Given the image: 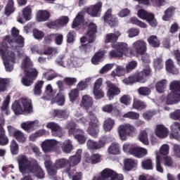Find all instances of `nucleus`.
Here are the masks:
<instances>
[{"instance_id": "1", "label": "nucleus", "mask_w": 180, "mask_h": 180, "mask_svg": "<svg viewBox=\"0 0 180 180\" xmlns=\"http://www.w3.org/2000/svg\"><path fill=\"white\" fill-rule=\"evenodd\" d=\"M19 32L18 28L13 27L11 31L13 39L7 35L0 42V56L4 61L6 70L8 72L13 71V64L19 61L16 56V50H20L25 46V39L19 35Z\"/></svg>"}, {"instance_id": "2", "label": "nucleus", "mask_w": 180, "mask_h": 180, "mask_svg": "<svg viewBox=\"0 0 180 180\" xmlns=\"http://www.w3.org/2000/svg\"><path fill=\"white\" fill-rule=\"evenodd\" d=\"M82 25H88V31L85 36L80 38L81 43H86V44H82L79 49L82 51H89V46L88 44L94 43L95 41V34H96L98 27L96 24L94 22H84V12H79L74 19L72 27V29H77L79 27Z\"/></svg>"}, {"instance_id": "3", "label": "nucleus", "mask_w": 180, "mask_h": 180, "mask_svg": "<svg viewBox=\"0 0 180 180\" xmlns=\"http://www.w3.org/2000/svg\"><path fill=\"white\" fill-rule=\"evenodd\" d=\"M20 172L22 175L25 174H34L37 178H44V172L37 164L34 159H30L26 155H20L17 158Z\"/></svg>"}, {"instance_id": "4", "label": "nucleus", "mask_w": 180, "mask_h": 180, "mask_svg": "<svg viewBox=\"0 0 180 180\" xmlns=\"http://www.w3.org/2000/svg\"><path fill=\"white\" fill-rule=\"evenodd\" d=\"M20 56L22 58L21 68L24 70L25 76L21 79L22 84L24 86H32L33 85V79L37 77V70L33 68V62L29 56L25 53H22Z\"/></svg>"}, {"instance_id": "5", "label": "nucleus", "mask_w": 180, "mask_h": 180, "mask_svg": "<svg viewBox=\"0 0 180 180\" xmlns=\"http://www.w3.org/2000/svg\"><path fill=\"white\" fill-rule=\"evenodd\" d=\"M12 110L15 115H22V113H32L33 111V108L32 107V101L27 98H20L13 103Z\"/></svg>"}, {"instance_id": "6", "label": "nucleus", "mask_w": 180, "mask_h": 180, "mask_svg": "<svg viewBox=\"0 0 180 180\" xmlns=\"http://www.w3.org/2000/svg\"><path fill=\"white\" fill-rule=\"evenodd\" d=\"M117 133L120 140L126 141L127 136L134 137L137 134V129L131 124H124L118 127Z\"/></svg>"}, {"instance_id": "7", "label": "nucleus", "mask_w": 180, "mask_h": 180, "mask_svg": "<svg viewBox=\"0 0 180 180\" xmlns=\"http://www.w3.org/2000/svg\"><path fill=\"white\" fill-rule=\"evenodd\" d=\"M56 64L64 67V68H73V67H81L82 62L77 57L67 58L64 56H59L56 59Z\"/></svg>"}, {"instance_id": "8", "label": "nucleus", "mask_w": 180, "mask_h": 180, "mask_svg": "<svg viewBox=\"0 0 180 180\" xmlns=\"http://www.w3.org/2000/svg\"><path fill=\"white\" fill-rule=\"evenodd\" d=\"M123 174H117L110 169H104L98 176H95L92 180H123Z\"/></svg>"}, {"instance_id": "9", "label": "nucleus", "mask_w": 180, "mask_h": 180, "mask_svg": "<svg viewBox=\"0 0 180 180\" xmlns=\"http://www.w3.org/2000/svg\"><path fill=\"white\" fill-rule=\"evenodd\" d=\"M146 51L147 43L143 39H139L132 44L130 53L132 56H143V60H145L144 56L148 58V54L146 53Z\"/></svg>"}, {"instance_id": "10", "label": "nucleus", "mask_w": 180, "mask_h": 180, "mask_svg": "<svg viewBox=\"0 0 180 180\" xmlns=\"http://www.w3.org/2000/svg\"><path fill=\"white\" fill-rule=\"evenodd\" d=\"M113 49H116L117 51H111L109 54L110 57H115L117 58H122L123 55L129 56V46L124 43H117L112 45Z\"/></svg>"}, {"instance_id": "11", "label": "nucleus", "mask_w": 180, "mask_h": 180, "mask_svg": "<svg viewBox=\"0 0 180 180\" xmlns=\"http://www.w3.org/2000/svg\"><path fill=\"white\" fill-rule=\"evenodd\" d=\"M87 133L92 137H98V134H99V121L95 115H90V122L87 129Z\"/></svg>"}, {"instance_id": "12", "label": "nucleus", "mask_w": 180, "mask_h": 180, "mask_svg": "<svg viewBox=\"0 0 180 180\" xmlns=\"http://www.w3.org/2000/svg\"><path fill=\"white\" fill-rule=\"evenodd\" d=\"M61 143L55 139H46L41 143L44 153H51L57 148H60Z\"/></svg>"}, {"instance_id": "13", "label": "nucleus", "mask_w": 180, "mask_h": 180, "mask_svg": "<svg viewBox=\"0 0 180 180\" xmlns=\"http://www.w3.org/2000/svg\"><path fill=\"white\" fill-rule=\"evenodd\" d=\"M46 129L51 130V133L53 137H63L64 136V131L60 124L55 122H48L46 125Z\"/></svg>"}, {"instance_id": "14", "label": "nucleus", "mask_w": 180, "mask_h": 180, "mask_svg": "<svg viewBox=\"0 0 180 180\" xmlns=\"http://www.w3.org/2000/svg\"><path fill=\"white\" fill-rule=\"evenodd\" d=\"M80 106L86 110L89 116L94 115V112H91V109H92V107L94 106V98L90 96L84 95L82 97Z\"/></svg>"}, {"instance_id": "15", "label": "nucleus", "mask_w": 180, "mask_h": 180, "mask_svg": "<svg viewBox=\"0 0 180 180\" xmlns=\"http://www.w3.org/2000/svg\"><path fill=\"white\" fill-rule=\"evenodd\" d=\"M7 129L10 136H13L18 143L23 144L26 142V135L22 131L16 129L12 126H8Z\"/></svg>"}, {"instance_id": "16", "label": "nucleus", "mask_w": 180, "mask_h": 180, "mask_svg": "<svg viewBox=\"0 0 180 180\" xmlns=\"http://www.w3.org/2000/svg\"><path fill=\"white\" fill-rule=\"evenodd\" d=\"M105 84L108 86L107 97L108 98L109 101H113L117 95H120V89L112 84L110 81L105 82Z\"/></svg>"}, {"instance_id": "17", "label": "nucleus", "mask_w": 180, "mask_h": 180, "mask_svg": "<svg viewBox=\"0 0 180 180\" xmlns=\"http://www.w3.org/2000/svg\"><path fill=\"white\" fill-rule=\"evenodd\" d=\"M39 126H40V122H39L37 120L34 121H27L20 124L21 129L27 133L34 131V130H36Z\"/></svg>"}, {"instance_id": "18", "label": "nucleus", "mask_w": 180, "mask_h": 180, "mask_svg": "<svg viewBox=\"0 0 180 180\" xmlns=\"http://www.w3.org/2000/svg\"><path fill=\"white\" fill-rule=\"evenodd\" d=\"M154 132L158 139H167V136L169 134V130L164 124L156 125Z\"/></svg>"}, {"instance_id": "19", "label": "nucleus", "mask_w": 180, "mask_h": 180, "mask_svg": "<svg viewBox=\"0 0 180 180\" xmlns=\"http://www.w3.org/2000/svg\"><path fill=\"white\" fill-rule=\"evenodd\" d=\"M102 9V2H97L96 4L91 6L86 9L88 15L93 18L101 16V11Z\"/></svg>"}, {"instance_id": "20", "label": "nucleus", "mask_w": 180, "mask_h": 180, "mask_svg": "<svg viewBox=\"0 0 180 180\" xmlns=\"http://www.w3.org/2000/svg\"><path fill=\"white\" fill-rule=\"evenodd\" d=\"M170 130L172 133L169 134V138L180 141V123L174 122L170 125Z\"/></svg>"}, {"instance_id": "21", "label": "nucleus", "mask_w": 180, "mask_h": 180, "mask_svg": "<svg viewBox=\"0 0 180 180\" xmlns=\"http://www.w3.org/2000/svg\"><path fill=\"white\" fill-rule=\"evenodd\" d=\"M151 73V70L150 69V66H147L146 69H143V71L140 72L137 75H134V77H136V82H141V84H144L146 82V79L150 74Z\"/></svg>"}, {"instance_id": "22", "label": "nucleus", "mask_w": 180, "mask_h": 180, "mask_svg": "<svg viewBox=\"0 0 180 180\" xmlns=\"http://www.w3.org/2000/svg\"><path fill=\"white\" fill-rule=\"evenodd\" d=\"M106 141L105 140H100L98 143L92 139L87 141V147L89 150H99L105 147Z\"/></svg>"}, {"instance_id": "23", "label": "nucleus", "mask_w": 180, "mask_h": 180, "mask_svg": "<svg viewBox=\"0 0 180 180\" xmlns=\"http://www.w3.org/2000/svg\"><path fill=\"white\" fill-rule=\"evenodd\" d=\"M5 124V119L0 120V146H6L9 143V139L5 136V129L4 125Z\"/></svg>"}, {"instance_id": "24", "label": "nucleus", "mask_w": 180, "mask_h": 180, "mask_svg": "<svg viewBox=\"0 0 180 180\" xmlns=\"http://www.w3.org/2000/svg\"><path fill=\"white\" fill-rule=\"evenodd\" d=\"M178 102H180V93H178V91L170 93L166 98L167 105H174L178 103Z\"/></svg>"}, {"instance_id": "25", "label": "nucleus", "mask_w": 180, "mask_h": 180, "mask_svg": "<svg viewBox=\"0 0 180 180\" xmlns=\"http://www.w3.org/2000/svg\"><path fill=\"white\" fill-rule=\"evenodd\" d=\"M81 154H82V150L79 149L75 155L69 158L68 164L70 167H75L81 162Z\"/></svg>"}, {"instance_id": "26", "label": "nucleus", "mask_w": 180, "mask_h": 180, "mask_svg": "<svg viewBox=\"0 0 180 180\" xmlns=\"http://www.w3.org/2000/svg\"><path fill=\"white\" fill-rule=\"evenodd\" d=\"M104 22L108 23L110 26H115V22L117 20L116 15L112 14V9H108L104 15Z\"/></svg>"}, {"instance_id": "27", "label": "nucleus", "mask_w": 180, "mask_h": 180, "mask_svg": "<svg viewBox=\"0 0 180 180\" xmlns=\"http://www.w3.org/2000/svg\"><path fill=\"white\" fill-rule=\"evenodd\" d=\"M148 154V150L145 148L140 146H135V150H134V154L132 155L136 158H143Z\"/></svg>"}, {"instance_id": "28", "label": "nucleus", "mask_w": 180, "mask_h": 180, "mask_svg": "<svg viewBox=\"0 0 180 180\" xmlns=\"http://www.w3.org/2000/svg\"><path fill=\"white\" fill-rule=\"evenodd\" d=\"M50 12L47 10H39L37 13V22H46L50 19Z\"/></svg>"}, {"instance_id": "29", "label": "nucleus", "mask_w": 180, "mask_h": 180, "mask_svg": "<svg viewBox=\"0 0 180 180\" xmlns=\"http://www.w3.org/2000/svg\"><path fill=\"white\" fill-rule=\"evenodd\" d=\"M44 160H45V162H44L45 168H46L48 173L51 176L56 175V174H57V171L54 169V166H53L51 163V160H50V156H45Z\"/></svg>"}, {"instance_id": "30", "label": "nucleus", "mask_w": 180, "mask_h": 180, "mask_svg": "<svg viewBox=\"0 0 180 180\" xmlns=\"http://www.w3.org/2000/svg\"><path fill=\"white\" fill-rule=\"evenodd\" d=\"M139 2V4H143V5H153V6H164L165 5V0H135Z\"/></svg>"}, {"instance_id": "31", "label": "nucleus", "mask_w": 180, "mask_h": 180, "mask_svg": "<svg viewBox=\"0 0 180 180\" xmlns=\"http://www.w3.org/2000/svg\"><path fill=\"white\" fill-rule=\"evenodd\" d=\"M120 36H122V34L119 31H116L114 33L107 34L105 36V43H115L119 40Z\"/></svg>"}, {"instance_id": "32", "label": "nucleus", "mask_w": 180, "mask_h": 180, "mask_svg": "<svg viewBox=\"0 0 180 180\" xmlns=\"http://www.w3.org/2000/svg\"><path fill=\"white\" fill-rule=\"evenodd\" d=\"M136 149V145L126 142L122 145V151L127 155H133L134 150Z\"/></svg>"}, {"instance_id": "33", "label": "nucleus", "mask_w": 180, "mask_h": 180, "mask_svg": "<svg viewBox=\"0 0 180 180\" xmlns=\"http://www.w3.org/2000/svg\"><path fill=\"white\" fill-rule=\"evenodd\" d=\"M137 161L133 159H125L124 160V171H131L137 167Z\"/></svg>"}, {"instance_id": "34", "label": "nucleus", "mask_w": 180, "mask_h": 180, "mask_svg": "<svg viewBox=\"0 0 180 180\" xmlns=\"http://www.w3.org/2000/svg\"><path fill=\"white\" fill-rule=\"evenodd\" d=\"M127 71L124 67L122 65H117L116 68L111 72V77L115 78V77H123L126 74Z\"/></svg>"}, {"instance_id": "35", "label": "nucleus", "mask_w": 180, "mask_h": 180, "mask_svg": "<svg viewBox=\"0 0 180 180\" xmlns=\"http://www.w3.org/2000/svg\"><path fill=\"white\" fill-rule=\"evenodd\" d=\"M11 102V96L8 95L4 99L3 104L1 107V112L3 115H10L11 111L9 110V103Z\"/></svg>"}, {"instance_id": "36", "label": "nucleus", "mask_w": 180, "mask_h": 180, "mask_svg": "<svg viewBox=\"0 0 180 180\" xmlns=\"http://www.w3.org/2000/svg\"><path fill=\"white\" fill-rule=\"evenodd\" d=\"M166 70L169 74H178L179 70L174 65V61L172 59H168L165 62Z\"/></svg>"}, {"instance_id": "37", "label": "nucleus", "mask_w": 180, "mask_h": 180, "mask_svg": "<svg viewBox=\"0 0 180 180\" xmlns=\"http://www.w3.org/2000/svg\"><path fill=\"white\" fill-rule=\"evenodd\" d=\"M138 140L143 143L144 146H150V140L148 139V133L146 130L140 131L138 136Z\"/></svg>"}, {"instance_id": "38", "label": "nucleus", "mask_w": 180, "mask_h": 180, "mask_svg": "<svg viewBox=\"0 0 180 180\" xmlns=\"http://www.w3.org/2000/svg\"><path fill=\"white\" fill-rule=\"evenodd\" d=\"M74 135L75 139L77 140L79 144H84V143L86 141V136H85V132H84L82 130L78 129L77 131H76Z\"/></svg>"}, {"instance_id": "39", "label": "nucleus", "mask_w": 180, "mask_h": 180, "mask_svg": "<svg viewBox=\"0 0 180 180\" xmlns=\"http://www.w3.org/2000/svg\"><path fill=\"white\" fill-rule=\"evenodd\" d=\"M108 153L112 155H118L120 154V145L117 143H112L108 148Z\"/></svg>"}, {"instance_id": "40", "label": "nucleus", "mask_w": 180, "mask_h": 180, "mask_svg": "<svg viewBox=\"0 0 180 180\" xmlns=\"http://www.w3.org/2000/svg\"><path fill=\"white\" fill-rule=\"evenodd\" d=\"M105 56V51L97 52L94 54V56L91 58V63L94 65H98L99 63L102 60Z\"/></svg>"}, {"instance_id": "41", "label": "nucleus", "mask_w": 180, "mask_h": 180, "mask_svg": "<svg viewBox=\"0 0 180 180\" xmlns=\"http://www.w3.org/2000/svg\"><path fill=\"white\" fill-rule=\"evenodd\" d=\"M115 127V120L112 118H107L103 123V130L104 131H110L112 129Z\"/></svg>"}, {"instance_id": "42", "label": "nucleus", "mask_w": 180, "mask_h": 180, "mask_svg": "<svg viewBox=\"0 0 180 180\" xmlns=\"http://www.w3.org/2000/svg\"><path fill=\"white\" fill-rule=\"evenodd\" d=\"M147 41L151 47L154 48L159 47L161 44V43L160 42V39H158V37L155 35H151L150 37H149L147 39Z\"/></svg>"}, {"instance_id": "43", "label": "nucleus", "mask_w": 180, "mask_h": 180, "mask_svg": "<svg viewBox=\"0 0 180 180\" xmlns=\"http://www.w3.org/2000/svg\"><path fill=\"white\" fill-rule=\"evenodd\" d=\"M167 87V80L166 79H162L156 83L155 88L158 94H162L164 93V91H165V88Z\"/></svg>"}, {"instance_id": "44", "label": "nucleus", "mask_w": 180, "mask_h": 180, "mask_svg": "<svg viewBox=\"0 0 180 180\" xmlns=\"http://www.w3.org/2000/svg\"><path fill=\"white\" fill-rule=\"evenodd\" d=\"M85 161H86V162H91V164H98V162L101 161V155L95 154L91 158L89 154H86Z\"/></svg>"}, {"instance_id": "45", "label": "nucleus", "mask_w": 180, "mask_h": 180, "mask_svg": "<svg viewBox=\"0 0 180 180\" xmlns=\"http://www.w3.org/2000/svg\"><path fill=\"white\" fill-rule=\"evenodd\" d=\"M61 148L63 153H71V151H72V142L71 141V140L68 139L65 141L62 144Z\"/></svg>"}, {"instance_id": "46", "label": "nucleus", "mask_w": 180, "mask_h": 180, "mask_svg": "<svg viewBox=\"0 0 180 180\" xmlns=\"http://www.w3.org/2000/svg\"><path fill=\"white\" fill-rule=\"evenodd\" d=\"M155 155L156 160V170L158 172L162 174L164 172V168H162V166H161V155H160V153H158V150L155 152Z\"/></svg>"}, {"instance_id": "47", "label": "nucleus", "mask_w": 180, "mask_h": 180, "mask_svg": "<svg viewBox=\"0 0 180 180\" xmlns=\"http://www.w3.org/2000/svg\"><path fill=\"white\" fill-rule=\"evenodd\" d=\"M118 107V103H115L114 104H107L103 107L102 110L103 112H106L107 113H112V112H113V110H116Z\"/></svg>"}, {"instance_id": "48", "label": "nucleus", "mask_w": 180, "mask_h": 180, "mask_svg": "<svg viewBox=\"0 0 180 180\" xmlns=\"http://www.w3.org/2000/svg\"><path fill=\"white\" fill-rule=\"evenodd\" d=\"M153 67L156 71H160L164 68V62L162 58H156L153 60Z\"/></svg>"}, {"instance_id": "49", "label": "nucleus", "mask_w": 180, "mask_h": 180, "mask_svg": "<svg viewBox=\"0 0 180 180\" xmlns=\"http://www.w3.org/2000/svg\"><path fill=\"white\" fill-rule=\"evenodd\" d=\"M158 154L163 155V157L168 156L169 155V145L167 143L162 144L159 148Z\"/></svg>"}, {"instance_id": "50", "label": "nucleus", "mask_w": 180, "mask_h": 180, "mask_svg": "<svg viewBox=\"0 0 180 180\" xmlns=\"http://www.w3.org/2000/svg\"><path fill=\"white\" fill-rule=\"evenodd\" d=\"M12 82L11 79H4L0 77V92H5L8 85Z\"/></svg>"}, {"instance_id": "51", "label": "nucleus", "mask_w": 180, "mask_h": 180, "mask_svg": "<svg viewBox=\"0 0 180 180\" xmlns=\"http://www.w3.org/2000/svg\"><path fill=\"white\" fill-rule=\"evenodd\" d=\"M54 94H56V92H54L53 91V87L51 86V84H48L46 86L44 98V99H51V98H53V96H54Z\"/></svg>"}, {"instance_id": "52", "label": "nucleus", "mask_w": 180, "mask_h": 180, "mask_svg": "<svg viewBox=\"0 0 180 180\" xmlns=\"http://www.w3.org/2000/svg\"><path fill=\"white\" fill-rule=\"evenodd\" d=\"M22 13L25 20H30L32 19V8L27 6L22 10Z\"/></svg>"}, {"instance_id": "53", "label": "nucleus", "mask_w": 180, "mask_h": 180, "mask_svg": "<svg viewBox=\"0 0 180 180\" xmlns=\"http://www.w3.org/2000/svg\"><path fill=\"white\" fill-rule=\"evenodd\" d=\"M66 165H68V160L65 159H58L56 161L54 165V169H60V168H64Z\"/></svg>"}, {"instance_id": "54", "label": "nucleus", "mask_w": 180, "mask_h": 180, "mask_svg": "<svg viewBox=\"0 0 180 180\" xmlns=\"http://www.w3.org/2000/svg\"><path fill=\"white\" fill-rule=\"evenodd\" d=\"M44 84V82L41 80L37 81L35 83V86L34 88V95H37L38 96L41 95V88H43Z\"/></svg>"}, {"instance_id": "55", "label": "nucleus", "mask_w": 180, "mask_h": 180, "mask_svg": "<svg viewBox=\"0 0 180 180\" xmlns=\"http://www.w3.org/2000/svg\"><path fill=\"white\" fill-rule=\"evenodd\" d=\"M10 148L11 151V154L13 155H17V154H19V145L18 144V142L15 140H12L10 145Z\"/></svg>"}, {"instance_id": "56", "label": "nucleus", "mask_w": 180, "mask_h": 180, "mask_svg": "<svg viewBox=\"0 0 180 180\" xmlns=\"http://www.w3.org/2000/svg\"><path fill=\"white\" fill-rule=\"evenodd\" d=\"M69 98L70 101L73 103V102H75L78 98H79V91H78V89H74L70 91L69 94Z\"/></svg>"}, {"instance_id": "57", "label": "nucleus", "mask_w": 180, "mask_h": 180, "mask_svg": "<svg viewBox=\"0 0 180 180\" xmlns=\"http://www.w3.org/2000/svg\"><path fill=\"white\" fill-rule=\"evenodd\" d=\"M170 89L172 93L179 92L180 91V81L179 80H173L170 83Z\"/></svg>"}, {"instance_id": "58", "label": "nucleus", "mask_w": 180, "mask_h": 180, "mask_svg": "<svg viewBox=\"0 0 180 180\" xmlns=\"http://www.w3.org/2000/svg\"><path fill=\"white\" fill-rule=\"evenodd\" d=\"M15 12V8H13V0H9L7 6H6L5 14L9 16L11 13Z\"/></svg>"}, {"instance_id": "59", "label": "nucleus", "mask_w": 180, "mask_h": 180, "mask_svg": "<svg viewBox=\"0 0 180 180\" xmlns=\"http://www.w3.org/2000/svg\"><path fill=\"white\" fill-rule=\"evenodd\" d=\"M146 22L151 26V27H156L157 25H158V22L155 19L154 14H149L147 18Z\"/></svg>"}, {"instance_id": "60", "label": "nucleus", "mask_w": 180, "mask_h": 180, "mask_svg": "<svg viewBox=\"0 0 180 180\" xmlns=\"http://www.w3.org/2000/svg\"><path fill=\"white\" fill-rule=\"evenodd\" d=\"M147 105L143 101H140L139 100H134L133 108L134 109H139L140 110L143 109H146Z\"/></svg>"}, {"instance_id": "61", "label": "nucleus", "mask_w": 180, "mask_h": 180, "mask_svg": "<svg viewBox=\"0 0 180 180\" xmlns=\"http://www.w3.org/2000/svg\"><path fill=\"white\" fill-rule=\"evenodd\" d=\"M129 22L132 23V25H136L137 26H139V27H142V29H146V27H147V24L139 20L136 18H130Z\"/></svg>"}, {"instance_id": "62", "label": "nucleus", "mask_w": 180, "mask_h": 180, "mask_svg": "<svg viewBox=\"0 0 180 180\" xmlns=\"http://www.w3.org/2000/svg\"><path fill=\"white\" fill-rule=\"evenodd\" d=\"M142 168L143 169H153V160L151 159H146L141 162Z\"/></svg>"}, {"instance_id": "63", "label": "nucleus", "mask_w": 180, "mask_h": 180, "mask_svg": "<svg viewBox=\"0 0 180 180\" xmlns=\"http://www.w3.org/2000/svg\"><path fill=\"white\" fill-rule=\"evenodd\" d=\"M93 94L96 99H102L105 96V93L101 89H93Z\"/></svg>"}, {"instance_id": "64", "label": "nucleus", "mask_w": 180, "mask_h": 180, "mask_svg": "<svg viewBox=\"0 0 180 180\" xmlns=\"http://www.w3.org/2000/svg\"><path fill=\"white\" fill-rule=\"evenodd\" d=\"M169 116L172 120H180V109L175 110L170 112Z\"/></svg>"}]
</instances>
